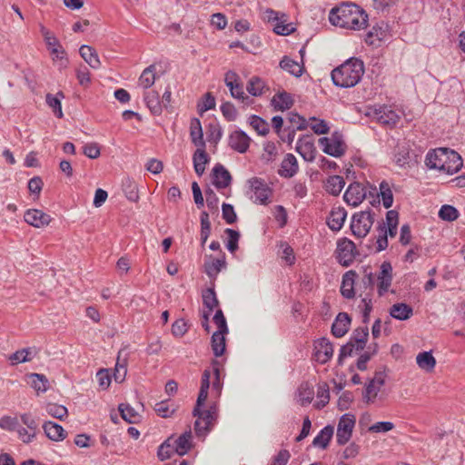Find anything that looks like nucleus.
<instances>
[{
  "label": "nucleus",
  "mask_w": 465,
  "mask_h": 465,
  "mask_svg": "<svg viewBox=\"0 0 465 465\" xmlns=\"http://www.w3.org/2000/svg\"><path fill=\"white\" fill-rule=\"evenodd\" d=\"M215 107V98L211 93H206L203 97L202 103L198 104V111L203 114Z\"/></svg>",
  "instance_id": "052dcab7"
},
{
  "label": "nucleus",
  "mask_w": 465,
  "mask_h": 465,
  "mask_svg": "<svg viewBox=\"0 0 465 465\" xmlns=\"http://www.w3.org/2000/svg\"><path fill=\"white\" fill-rule=\"evenodd\" d=\"M297 153L307 162L315 159L316 149L313 143L309 141H298L296 144Z\"/></svg>",
  "instance_id": "2f4dec72"
},
{
  "label": "nucleus",
  "mask_w": 465,
  "mask_h": 465,
  "mask_svg": "<svg viewBox=\"0 0 465 465\" xmlns=\"http://www.w3.org/2000/svg\"><path fill=\"white\" fill-rule=\"evenodd\" d=\"M346 216L347 213L344 210V208L338 207L332 209L328 217V226L330 227L331 230L334 232L340 231L343 226Z\"/></svg>",
  "instance_id": "412c9836"
},
{
  "label": "nucleus",
  "mask_w": 465,
  "mask_h": 465,
  "mask_svg": "<svg viewBox=\"0 0 465 465\" xmlns=\"http://www.w3.org/2000/svg\"><path fill=\"white\" fill-rule=\"evenodd\" d=\"M156 80V66L151 64L146 67L141 74L138 84L143 89H149Z\"/></svg>",
  "instance_id": "c9c22d12"
},
{
  "label": "nucleus",
  "mask_w": 465,
  "mask_h": 465,
  "mask_svg": "<svg viewBox=\"0 0 465 465\" xmlns=\"http://www.w3.org/2000/svg\"><path fill=\"white\" fill-rule=\"evenodd\" d=\"M356 273L353 271L347 272L342 277L341 292L346 299L354 297V278Z\"/></svg>",
  "instance_id": "7c9ffc66"
},
{
  "label": "nucleus",
  "mask_w": 465,
  "mask_h": 465,
  "mask_svg": "<svg viewBox=\"0 0 465 465\" xmlns=\"http://www.w3.org/2000/svg\"><path fill=\"white\" fill-rule=\"evenodd\" d=\"M380 273L376 277L377 292L380 297L383 296L389 292V289L392 282V266L389 262H383L381 264Z\"/></svg>",
  "instance_id": "9b49d317"
},
{
  "label": "nucleus",
  "mask_w": 465,
  "mask_h": 465,
  "mask_svg": "<svg viewBox=\"0 0 465 465\" xmlns=\"http://www.w3.org/2000/svg\"><path fill=\"white\" fill-rule=\"evenodd\" d=\"M373 222L374 217L370 210L354 213L351 223V230L353 235L358 238H364L369 233Z\"/></svg>",
  "instance_id": "423d86ee"
},
{
  "label": "nucleus",
  "mask_w": 465,
  "mask_h": 465,
  "mask_svg": "<svg viewBox=\"0 0 465 465\" xmlns=\"http://www.w3.org/2000/svg\"><path fill=\"white\" fill-rule=\"evenodd\" d=\"M79 53L81 57L94 69H97L101 65L100 59L96 51L86 45L80 47Z\"/></svg>",
  "instance_id": "cd10ccee"
},
{
  "label": "nucleus",
  "mask_w": 465,
  "mask_h": 465,
  "mask_svg": "<svg viewBox=\"0 0 465 465\" xmlns=\"http://www.w3.org/2000/svg\"><path fill=\"white\" fill-rule=\"evenodd\" d=\"M37 351L34 347L24 348L22 350H18L13 354L9 356V361L12 365H15L18 363L28 362L33 360V358L36 355Z\"/></svg>",
  "instance_id": "a878e982"
},
{
  "label": "nucleus",
  "mask_w": 465,
  "mask_h": 465,
  "mask_svg": "<svg viewBox=\"0 0 465 465\" xmlns=\"http://www.w3.org/2000/svg\"><path fill=\"white\" fill-rule=\"evenodd\" d=\"M337 259L343 266H349L355 259L358 252L355 243L348 238H342L338 241Z\"/></svg>",
  "instance_id": "6e6552de"
},
{
  "label": "nucleus",
  "mask_w": 465,
  "mask_h": 465,
  "mask_svg": "<svg viewBox=\"0 0 465 465\" xmlns=\"http://www.w3.org/2000/svg\"><path fill=\"white\" fill-rule=\"evenodd\" d=\"M250 124L260 135H266L269 133L268 123L257 115L250 117Z\"/></svg>",
  "instance_id": "603ef678"
},
{
  "label": "nucleus",
  "mask_w": 465,
  "mask_h": 465,
  "mask_svg": "<svg viewBox=\"0 0 465 465\" xmlns=\"http://www.w3.org/2000/svg\"><path fill=\"white\" fill-rule=\"evenodd\" d=\"M386 36V29L382 25H374L367 33L365 36V43L368 45H374L375 41H381Z\"/></svg>",
  "instance_id": "de8ad7c7"
},
{
  "label": "nucleus",
  "mask_w": 465,
  "mask_h": 465,
  "mask_svg": "<svg viewBox=\"0 0 465 465\" xmlns=\"http://www.w3.org/2000/svg\"><path fill=\"white\" fill-rule=\"evenodd\" d=\"M272 104L276 111H285L292 106L293 99L289 93L283 91L272 97Z\"/></svg>",
  "instance_id": "bb28decb"
},
{
  "label": "nucleus",
  "mask_w": 465,
  "mask_h": 465,
  "mask_svg": "<svg viewBox=\"0 0 465 465\" xmlns=\"http://www.w3.org/2000/svg\"><path fill=\"white\" fill-rule=\"evenodd\" d=\"M43 429L46 437L54 441H62L67 435L61 425L53 421H45L43 424Z\"/></svg>",
  "instance_id": "aec40b11"
},
{
  "label": "nucleus",
  "mask_w": 465,
  "mask_h": 465,
  "mask_svg": "<svg viewBox=\"0 0 465 465\" xmlns=\"http://www.w3.org/2000/svg\"><path fill=\"white\" fill-rule=\"evenodd\" d=\"M268 13H269L268 20L269 21H276L273 31L277 35H288L294 31V27H293L292 24H284L283 21H280L278 18L277 13H275L272 10H270Z\"/></svg>",
  "instance_id": "f704fd0d"
},
{
  "label": "nucleus",
  "mask_w": 465,
  "mask_h": 465,
  "mask_svg": "<svg viewBox=\"0 0 465 465\" xmlns=\"http://www.w3.org/2000/svg\"><path fill=\"white\" fill-rule=\"evenodd\" d=\"M333 435V427L328 425L325 426L317 436L312 440V445L314 447H319L321 449H326L332 438Z\"/></svg>",
  "instance_id": "72a5a7b5"
},
{
  "label": "nucleus",
  "mask_w": 465,
  "mask_h": 465,
  "mask_svg": "<svg viewBox=\"0 0 465 465\" xmlns=\"http://www.w3.org/2000/svg\"><path fill=\"white\" fill-rule=\"evenodd\" d=\"M211 232V223L206 212L201 213V243L203 246Z\"/></svg>",
  "instance_id": "864d4df0"
},
{
  "label": "nucleus",
  "mask_w": 465,
  "mask_h": 465,
  "mask_svg": "<svg viewBox=\"0 0 465 465\" xmlns=\"http://www.w3.org/2000/svg\"><path fill=\"white\" fill-rule=\"evenodd\" d=\"M118 410L122 418L128 423H137L139 421V413L129 404L122 403L119 405Z\"/></svg>",
  "instance_id": "79ce46f5"
},
{
  "label": "nucleus",
  "mask_w": 465,
  "mask_h": 465,
  "mask_svg": "<svg viewBox=\"0 0 465 465\" xmlns=\"http://www.w3.org/2000/svg\"><path fill=\"white\" fill-rule=\"evenodd\" d=\"M364 73L363 63L351 58L331 72V79L336 86L349 88L355 86Z\"/></svg>",
  "instance_id": "7ed1b4c3"
},
{
  "label": "nucleus",
  "mask_w": 465,
  "mask_h": 465,
  "mask_svg": "<svg viewBox=\"0 0 465 465\" xmlns=\"http://www.w3.org/2000/svg\"><path fill=\"white\" fill-rule=\"evenodd\" d=\"M363 272L364 274L361 279V283L366 290H369L368 293L371 295V292L374 288L376 277L369 268H365Z\"/></svg>",
  "instance_id": "0e129e2a"
},
{
  "label": "nucleus",
  "mask_w": 465,
  "mask_h": 465,
  "mask_svg": "<svg viewBox=\"0 0 465 465\" xmlns=\"http://www.w3.org/2000/svg\"><path fill=\"white\" fill-rule=\"evenodd\" d=\"M345 185L343 177L340 175L330 176L325 183L326 191L332 195H339Z\"/></svg>",
  "instance_id": "4c0bfd02"
},
{
  "label": "nucleus",
  "mask_w": 465,
  "mask_h": 465,
  "mask_svg": "<svg viewBox=\"0 0 465 465\" xmlns=\"http://www.w3.org/2000/svg\"><path fill=\"white\" fill-rule=\"evenodd\" d=\"M83 153L90 159H96L100 156V147L96 143H86L83 147Z\"/></svg>",
  "instance_id": "774afa93"
},
{
  "label": "nucleus",
  "mask_w": 465,
  "mask_h": 465,
  "mask_svg": "<svg viewBox=\"0 0 465 465\" xmlns=\"http://www.w3.org/2000/svg\"><path fill=\"white\" fill-rule=\"evenodd\" d=\"M298 170L299 165L296 157L292 153H287L281 163L278 173L282 177L292 178L298 173Z\"/></svg>",
  "instance_id": "a211bd4d"
},
{
  "label": "nucleus",
  "mask_w": 465,
  "mask_h": 465,
  "mask_svg": "<svg viewBox=\"0 0 465 465\" xmlns=\"http://www.w3.org/2000/svg\"><path fill=\"white\" fill-rule=\"evenodd\" d=\"M29 379L31 380L32 387L37 392H45L47 391L48 380L44 374L31 373Z\"/></svg>",
  "instance_id": "49530a36"
},
{
  "label": "nucleus",
  "mask_w": 465,
  "mask_h": 465,
  "mask_svg": "<svg viewBox=\"0 0 465 465\" xmlns=\"http://www.w3.org/2000/svg\"><path fill=\"white\" fill-rule=\"evenodd\" d=\"M319 143L322 146L323 152L333 157H341L346 151L342 134L339 132H334L331 137L320 138Z\"/></svg>",
  "instance_id": "0eeeda50"
},
{
  "label": "nucleus",
  "mask_w": 465,
  "mask_h": 465,
  "mask_svg": "<svg viewBox=\"0 0 465 465\" xmlns=\"http://www.w3.org/2000/svg\"><path fill=\"white\" fill-rule=\"evenodd\" d=\"M365 115L389 128L395 127L401 119V115L396 110L385 104L369 106Z\"/></svg>",
  "instance_id": "20e7f679"
},
{
  "label": "nucleus",
  "mask_w": 465,
  "mask_h": 465,
  "mask_svg": "<svg viewBox=\"0 0 465 465\" xmlns=\"http://www.w3.org/2000/svg\"><path fill=\"white\" fill-rule=\"evenodd\" d=\"M331 25L344 29L361 30L368 25V15L352 2H343L333 7L329 14Z\"/></svg>",
  "instance_id": "f257e3e1"
},
{
  "label": "nucleus",
  "mask_w": 465,
  "mask_h": 465,
  "mask_svg": "<svg viewBox=\"0 0 465 465\" xmlns=\"http://www.w3.org/2000/svg\"><path fill=\"white\" fill-rule=\"evenodd\" d=\"M251 138L241 130L232 132L229 136V145L234 151L243 153L250 146Z\"/></svg>",
  "instance_id": "dca6fc26"
},
{
  "label": "nucleus",
  "mask_w": 465,
  "mask_h": 465,
  "mask_svg": "<svg viewBox=\"0 0 465 465\" xmlns=\"http://www.w3.org/2000/svg\"><path fill=\"white\" fill-rule=\"evenodd\" d=\"M425 163L429 169L453 174L461 168L462 159L455 151L440 147L428 152Z\"/></svg>",
  "instance_id": "f03ea898"
},
{
  "label": "nucleus",
  "mask_w": 465,
  "mask_h": 465,
  "mask_svg": "<svg viewBox=\"0 0 465 465\" xmlns=\"http://www.w3.org/2000/svg\"><path fill=\"white\" fill-rule=\"evenodd\" d=\"M213 183L217 189H224L228 187L232 182L230 173L221 163L214 165L213 169Z\"/></svg>",
  "instance_id": "f3484780"
},
{
  "label": "nucleus",
  "mask_w": 465,
  "mask_h": 465,
  "mask_svg": "<svg viewBox=\"0 0 465 465\" xmlns=\"http://www.w3.org/2000/svg\"><path fill=\"white\" fill-rule=\"evenodd\" d=\"M203 303L212 312L218 306V299L213 288H208L203 292Z\"/></svg>",
  "instance_id": "09e8293b"
},
{
  "label": "nucleus",
  "mask_w": 465,
  "mask_h": 465,
  "mask_svg": "<svg viewBox=\"0 0 465 465\" xmlns=\"http://www.w3.org/2000/svg\"><path fill=\"white\" fill-rule=\"evenodd\" d=\"M310 121V126L316 134H326L329 133L330 127L326 121L315 117H311Z\"/></svg>",
  "instance_id": "4d7b16f0"
},
{
  "label": "nucleus",
  "mask_w": 465,
  "mask_h": 465,
  "mask_svg": "<svg viewBox=\"0 0 465 465\" xmlns=\"http://www.w3.org/2000/svg\"><path fill=\"white\" fill-rule=\"evenodd\" d=\"M439 217L443 221L453 222L459 217V212L455 207L444 204L439 211Z\"/></svg>",
  "instance_id": "5fc2aeb1"
},
{
  "label": "nucleus",
  "mask_w": 465,
  "mask_h": 465,
  "mask_svg": "<svg viewBox=\"0 0 465 465\" xmlns=\"http://www.w3.org/2000/svg\"><path fill=\"white\" fill-rule=\"evenodd\" d=\"M190 137L192 143L196 147H205V142L203 140V133L201 124V121L198 118H193L190 122Z\"/></svg>",
  "instance_id": "5701e85b"
},
{
  "label": "nucleus",
  "mask_w": 465,
  "mask_h": 465,
  "mask_svg": "<svg viewBox=\"0 0 465 465\" xmlns=\"http://www.w3.org/2000/svg\"><path fill=\"white\" fill-rule=\"evenodd\" d=\"M143 99L152 114L155 115H160L162 114L163 105L157 92L153 90L145 91L143 94Z\"/></svg>",
  "instance_id": "b1692460"
},
{
  "label": "nucleus",
  "mask_w": 465,
  "mask_h": 465,
  "mask_svg": "<svg viewBox=\"0 0 465 465\" xmlns=\"http://www.w3.org/2000/svg\"><path fill=\"white\" fill-rule=\"evenodd\" d=\"M201 407L198 406V401H196V405L193 411V415L196 417L194 430L198 436H204L211 430L213 421L217 418V408L213 405L209 409L202 411Z\"/></svg>",
  "instance_id": "39448f33"
},
{
  "label": "nucleus",
  "mask_w": 465,
  "mask_h": 465,
  "mask_svg": "<svg viewBox=\"0 0 465 465\" xmlns=\"http://www.w3.org/2000/svg\"><path fill=\"white\" fill-rule=\"evenodd\" d=\"M317 397L320 398V401L317 403V408H323L330 400L329 386L327 383L320 384L318 387Z\"/></svg>",
  "instance_id": "680f3d73"
},
{
  "label": "nucleus",
  "mask_w": 465,
  "mask_h": 465,
  "mask_svg": "<svg viewBox=\"0 0 465 465\" xmlns=\"http://www.w3.org/2000/svg\"><path fill=\"white\" fill-rule=\"evenodd\" d=\"M251 190L253 193L254 203L260 204H267L268 199L272 195V189L266 184V183L257 177H253L249 180Z\"/></svg>",
  "instance_id": "9d476101"
},
{
  "label": "nucleus",
  "mask_w": 465,
  "mask_h": 465,
  "mask_svg": "<svg viewBox=\"0 0 465 465\" xmlns=\"http://www.w3.org/2000/svg\"><path fill=\"white\" fill-rule=\"evenodd\" d=\"M389 312L396 320L406 321L413 315V309L404 302H397L390 308Z\"/></svg>",
  "instance_id": "393cba45"
},
{
  "label": "nucleus",
  "mask_w": 465,
  "mask_h": 465,
  "mask_svg": "<svg viewBox=\"0 0 465 465\" xmlns=\"http://www.w3.org/2000/svg\"><path fill=\"white\" fill-rule=\"evenodd\" d=\"M356 345H358V344L351 341H349L345 345L341 346V348L340 350L339 358H338V363L340 365L342 364V361L344 358L352 356L353 354L358 353V352H356Z\"/></svg>",
  "instance_id": "bf43d9fd"
},
{
  "label": "nucleus",
  "mask_w": 465,
  "mask_h": 465,
  "mask_svg": "<svg viewBox=\"0 0 465 465\" xmlns=\"http://www.w3.org/2000/svg\"><path fill=\"white\" fill-rule=\"evenodd\" d=\"M368 336V327L357 328L354 330L350 341L358 344L356 345V352H360L364 349Z\"/></svg>",
  "instance_id": "58836bf2"
},
{
  "label": "nucleus",
  "mask_w": 465,
  "mask_h": 465,
  "mask_svg": "<svg viewBox=\"0 0 465 465\" xmlns=\"http://www.w3.org/2000/svg\"><path fill=\"white\" fill-rule=\"evenodd\" d=\"M211 372L205 370L202 376L201 388L197 398L198 406H203L208 397V390L210 388Z\"/></svg>",
  "instance_id": "a19ab883"
},
{
  "label": "nucleus",
  "mask_w": 465,
  "mask_h": 465,
  "mask_svg": "<svg viewBox=\"0 0 465 465\" xmlns=\"http://www.w3.org/2000/svg\"><path fill=\"white\" fill-rule=\"evenodd\" d=\"M225 233L228 236L226 247L229 252H234L238 249V242L240 239V233L233 229L227 228Z\"/></svg>",
  "instance_id": "13d9d810"
},
{
  "label": "nucleus",
  "mask_w": 465,
  "mask_h": 465,
  "mask_svg": "<svg viewBox=\"0 0 465 465\" xmlns=\"http://www.w3.org/2000/svg\"><path fill=\"white\" fill-rule=\"evenodd\" d=\"M355 425V418L351 414H344L341 417L338 426L336 440L339 445H345L351 438Z\"/></svg>",
  "instance_id": "1a4fd4ad"
},
{
  "label": "nucleus",
  "mask_w": 465,
  "mask_h": 465,
  "mask_svg": "<svg viewBox=\"0 0 465 465\" xmlns=\"http://www.w3.org/2000/svg\"><path fill=\"white\" fill-rule=\"evenodd\" d=\"M365 196L366 190L364 187L359 183H353L347 188L343 195V199L348 204L351 206H358L363 201Z\"/></svg>",
  "instance_id": "4468645a"
},
{
  "label": "nucleus",
  "mask_w": 465,
  "mask_h": 465,
  "mask_svg": "<svg viewBox=\"0 0 465 465\" xmlns=\"http://www.w3.org/2000/svg\"><path fill=\"white\" fill-rule=\"evenodd\" d=\"M175 453L172 438L167 439L158 449L157 455L161 460L170 459Z\"/></svg>",
  "instance_id": "6e6d98bb"
},
{
  "label": "nucleus",
  "mask_w": 465,
  "mask_h": 465,
  "mask_svg": "<svg viewBox=\"0 0 465 465\" xmlns=\"http://www.w3.org/2000/svg\"><path fill=\"white\" fill-rule=\"evenodd\" d=\"M24 219L25 223L35 228L47 226L52 221V218L49 214L38 209L27 210L25 213Z\"/></svg>",
  "instance_id": "ddd939ff"
},
{
  "label": "nucleus",
  "mask_w": 465,
  "mask_h": 465,
  "mask_svg": "<svg viewBox=\"0 0 465 465\" xmlns=\"http://www.w3.org/2000/svg\"><path fill=\"white\" fill-rule=\"evenodd\" d=\"M417 365L423 371L430 372L436 366V359L431 351H422L416 356Z\"/></svg>",
  "instance_id": "473e14b6"
},
{
  "label": "nucleus",
  "mask_w": 465,
  "mask_h": 465,
  "mask_svg": "<svg viewBox=\"0 0 465 465\" xmlns=\"http://www.w3.org/2000/svg\"><path fill=\"white\" fill-rule=\"evenodd\" d=\"M380 195L382 199L383 206L388 209L393 203V194L389 183L385 181H382L380 183Z\"/></svg>",
  "instance_id": "3c124183"
},
{
  "label": "nucleus",
  "mask_w": 465,
  "mask_h": 465,
  "mask_svg": "<svg viewBox=\"0 0 465 465\" xmlns=\"http://www.w3.org/2000/svg\"><path fill=\"white\" fill-rule=\"evenodd\" d=\"M64 95L62 92H58L56 95L51 94H46V104L53 109L54 114L58 117H63V111L60 98H64Z\"/></svg>",
  "instance_id": "37998d69"
},
{
  "label": "nucleus",
  "mask_w": 465,
  "mask_h": 465,
  "mask_svg": "<svg viewBox=\"0 0 465 465\" xmlns=\"http://www.w3.org/2000/svg\"><path fill=\"white\" fill-rule=\"evenodd\" d=\"M264 82L259 77H252L246 86L247 92L252 96H260L265 88Z\"/></svg>",
  "instance_id": "c03bdc74"
},
{
  "label": "nucleus",
  "mask_w": 465,
  "mask_h": 465,
  "mask_svg": "<svg viewBox=\"0 0 465 465\" xmlns=\"http://www.w3.org/2000/svg\"><path fill=\"white\" fill-rule=\"evenodd\" d=\"M123 190L124 192L125 196L131 202H137L139 199L138 195V187L135 182L131 180L130 178H126L123 182Z\"/></svg>",
  "instance_id": "a18cd8bd"
},
{
  "label": "nucleus",
  "mask_w": 465,
  "mask_h": 465,
  "mask_svg": "<svg viewBox=\"0 0 465 465\" xmlns=\"http://www.w3.org/2000/svg\"><path fill=\"white\" fill-rule=\"evenodd\" d=\"M378 230L380 231V235L377 239V252H381L388 247L386 224L384 223L379 224Z\"/></svg>",
  "instance_id": "e2e57ef3"
},
{
  "label": "nucleus",
  "mask_w": 465,
  "mask_h": 465,
  "mask_svg": "<svg viewBox=\"0 0 465 465\" xmlns=\"http://www.w3.org/2000/svg\"><path fill=\"white\" fill-rule=\"evenodd\" d=\"M386 374L384 371H376L374 377L371 380L369 384L366 386L365 394L363 396L367 403L373 402L381 391V388L385 383Z\"/></svg>",
  "instance_id": "f8f14e48"
},
{
  "label": "nucleus",
  "mask_w": 465,
  "mask_h": 465,
  "mask_svg": "<svg viewBox=\"0 0 465 465\" xmlns=\"http://www.w3.org/2000/svg\"><path fill=\"white\" fill-rule=\"evenodd\" d=\"M171 438L176 454L183 456L191 449L192 432L190 430L185 431L176 439Z\"/></svg>",
  "instance_id": "4be33fe9"
},
{
  "label": "nucleus",
  "mask_w": 465,
  "mask_h": 465,
  "mask_svg": "<svg viewBox=\"0 0 465 465\" xmlns=\"http://www.w3.org/2000/svg\"><path fill=\"white\" fill-rule=\"evenodd\" d=\"M351 324V318L346 312H340L332 325H331V333L337 337L341 338L344 336L349 331V326Z\"/></svg>",
  "instance_id": "6ab92c4d"
},
{
  "label": "nucleus",
  "mask_w": 465,
  "mask_h": 465,
  "mask_svg": "<svg viewBox=\"0 0 465 465\" xmlns=\"http://www.w3.org/2000/svg\"><path fill=\"white\" fill-rule=\"evenodd\" d=\"M193 167L195 173L201 176L205 171V164L209 161V157L205 152V147H197L193 153Z\"/></svg>",
  "instance_id": "c756f323"
},
{
  "label": "nucleus",
  "mask_w": 465,
  "mask_h": 465,
  "mask_svg": "<svg viewBox=\"0 0 465 465\" xmlns=\"http://www.w3.org/2000/svg\"><path fill=\"white\" fill-rule=\"evenodd\" d=\"M45 411L50 416L60 420H63L68 415L67 409L64 406L59 405L57 403H47L45 406Z\"/></svg>",
  "instance_id": "8fccbe9b"
},
{
  "label": "nucleus",
  "mask_w": 465,
  "mask_h": 465,
  "mask_svg": "<svg viewBox=\"0 0 465 465\" xmlns=\"http://www.w3.org/2000/svg\"><path fill=\"white\" fill-rule=\"evenodd\" d=\"M228 331H216L212 336L211 345L213 354L220 357L225 351V337Z\"/></svg>",
  "instance_id": "e433bc0d"
},
{
  "label": "nucleus",
  "mask_w": 465,
  "mask_h": 465,
  "mask_svg": "<svg viewBox=\"0 0 465 465\" xmlns=\"http://www.w3.org/2000/svg\"><path fill=\"white\" fill-rule=\"evenodd\" d=\"M315 358L322 364L330 361L333 354V347L331 341L326 338H322L315 342Z\"/></svg>",
  "instance_id": "2eb2a0df"
},
{
  "label": "nucleus",
  "mask_w": 465,
  "mask_h": 465,
  "mask_svg": "<svg viewBox=\"0 0 465 465\" xmlns=\"http://www.w3.org/2000/svg\"><path fill=\"white\" fill-rule=\"evenodd\" d=\"M221 112L227 121H234L237 117L236 108L230 102H225L221 105Z\"/></svg>",
  "instance_id": "69168bd1"
},
{
  "label": "nucleus",
  "mask_w": 465,
  "mask_h": 465,
  "mask_svg": "<svg viewBox=\"0 0 465 465\" xmlns=\"http://www.w3.org/2000/svg\"><path fill=\"white\" fill-rule=\"evenodd\" d=\"M225 264L224 256L217 259L210 257L204 262V272L210 278L215 279L221 270L225 267Z\"/></svg>",
  "instance_id": "c85d7f7f"
},
{
  "label": "nucleus",
  "mask_w": 465,
  "mask_h": 465,
  "mask_svg": "<svg viewBox=\"0 0 465 465\" xmlns=\"http://www.w3.org/2000/svg\"><path fill=\"white\" fill-rule=\"evenodd\" d=\"M280 66L283 70L289 72L291 74L299 77L302 74L303 66L300 64L298 62L290 59L287 56H284L280 62Z\"/></svg>",
  "instance_id": "ea45409f"
},
{
  "label": "nucleus",
  "mask_w": 465,
  "mask_h": 465,
  "mask_svg": "<svg viewBox=\"0 0 465 465\" xmlns=\"http://www.w3.org/2000/svg\"><path fill=\"white\" fill-rule=\"evenodd\" d=\"M223 218L228 224L235 223L237 215L234 212L233 206L230 203H223L222 205Z\"/></svg>",
  "instance_id": "338daca9"
}]
</instances>
